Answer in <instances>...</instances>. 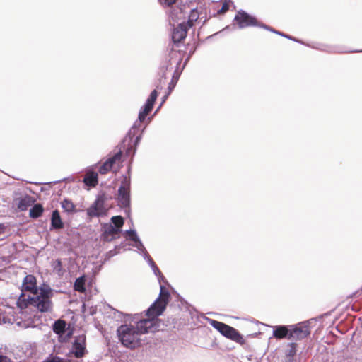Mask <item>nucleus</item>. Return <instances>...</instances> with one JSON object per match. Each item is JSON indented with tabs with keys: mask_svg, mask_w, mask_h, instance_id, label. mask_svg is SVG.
<instances>
[{
	"mask_svg": "<svg viewBox=\"0 0 362 362\" xmlns=\"http://www.w3.org/2000/svg\"><path fill=\"white\" fill-rule=\"evenodd\" d=\"M66 323L64 320H58L53 325V331L57 334H63L66 332Z\"/></svg>",
	"mask_w": 362,
	"mask_h": 362,
	"instance_id": "412c9836",
	"label": "nucleus"
},
{
	"mask_svg": "<svg viewBox=\"0 0 362 362\" xmlns=\"http://www.w3.org/2000/svg\"><path fill=\"white\" fill-rule=\"evenodd\" d=\"M197 18V17L194 14V13H192L190 17H189V22H192L193 21H196Z\"/></svg>",
	"mask_w": 362,
	"mask_h": 362,
	"instance_id": "ea45409f",
	"label": "nucleus"
},
{
	"mask_svg": "<svg viewBox=\"0 0 362 362\" xmlns=\"http://www.w3.org/2000/svg\"><path fill=\"white\" fill-rule=\"evenodd\" d=\"M170 94H168V93L165 96H163V100H162V103H163L165 101L166 98H168V96Z\"/></svg>",
	"mask_w": 362,
	"mask_h": 362,
	"instance_id": "79ce46f5",
	"label": "nucleus"
},
{
	"mask_svg": "<svg viewBox=\"0 0 362 362\" xmlns=\"http://www.w3.org/2000/svg\"><path fill=\"white\" fill-rule=\"evenodd\" d=\"M87 214L90 217H100L106 214V209L104 206V200L102 198H97L92 205L87 209Z\"/></svg>",
	"mask_w": 362,
	"mask_h": 362,
	"instance_id": "9d476101",
	"label": "nucleus"
},
{
	"mask_svg": "<svg viewBox=\"0 0 362 362\" xmlns=\"http://www.w3.org/2000/svg\"><path fill=\"white\" fill-rule=\"evenodd\" d=\"M162 80H163V79H160V83H159V84H158V85L156 86V88H157L158 89L162 88V86H160V84L162 83Z\"/></svg>",
	"mask_w": 362,
	"mask_h": 362,
	"instance_id": "37998d69",
	"label": "nucleus"
},
{
	"mask_svg": "<svg viewBox=\"0 0 362 362\" xmlns=\"http://www.w3.org/2000/svg\"><path fill=\"white\" fill-rule=\"evenodd\" d=\"M176 83H177V80L175 81H174V80L173 79L172 81L169 83L168 94H170L171 93V91L173 90V89L175 87Z\"/></svg>",
	"mask_w": 362,
	"mask_h": 362,
	"instance_id": "e433bc0d",
	"label": "nucleus"
},
{
	"mask_svg": "<svg viewBox=\"0 0 362 362\" xmlns=\"http://www.w3.org/2000/svg\"><path fill=\"white\" fill-rule=\"evenodd\" d=\"M221 334L225 337L240 344H244L245 342V339L243 338L242 335L238 332V330L226 324L223 329V332Z\"/></svg>",
	"mask_w": 362,
	"mask_h": 362,
	"instance_id": "ddd939ff",
	"label": "nucleus"
},
{
	"mask_svg": "<svg viewBox=\"0 0 362 362\" xmlns=\"http://www.w3.org/2000/svg\"><path fill=\"white\" fill-rule=\"evenodd\" d=\"M192 26L190 24L181 23L175 28H174L172 33V40L174 43H178L186 37L188 27Z\"/></svg>",
	"mask_w": 362,
	"mask_h": 362,
	"instance_id": "f8f14e48",
	"label": "nucleus"
},
{
	"mask_svg": "<svg viewBox=\"0 0 362 362\" xmlns=\"http://www.w3.org/2000/svg\"><path fill=\"white\" fill-rule=\"evenodd\" d=\"M135 152H136V148H134V150H133V154H134Z\"/></svg>",
	"mask_w": 362,
	"mask_h": 362,
	"instance_id": "49530a36",
	"label": "nucleus"
},
{
	"mask_svg": "<svg viewBox=\"0 0 362 362\" xmlns=\"http://www.w3.org/2000/svg\"><path fill=\"white\" fill-rule=\"evenodd\" d=\"M0 362H11V360L6 356H0ZM42 362H65V360L59 356L50 355Z\"/></svg>",
	"mask_w": 362,
	"mask_h": 362,
	"instance_id": "4be33fe9",
	"label": "nucleus"
},
{
	"mask_svg": "<svg viewBox=\"0 0 362 362\" xmlns=\"http://www.w3.org/2000/svg\"><path fill=\"white\" fill-rule=\"evenodd\" d=\"M119 230L113 227L112 223H104L102 226L101 240L105 242H111L119 237Z\"/></svg>",
	"mask_w": 362,
	"mask_h": 362,
	"instance_id": "9b49d317",
	"label": "nucleus"
},
{
	"mask_svg": "<svg viewBox=\"0 0 362 362\" xmlns=\"http://www.w3.org/2000/svg\"><path fill=\"white\" fill-rule=\"evenodd\" d=\"M290 346H291V349L287 351L286 356L293 357L296 355V344L291 343V344H290Z\"/></svg>",
	"mask_w": 362,
	"mask_h": 362,
	"instance_id": "473e14b6",
	"label": "nucleus"
},
{
	"mask_svg": "<svg viewBox=\"0 0 362 362\" xmlns=\"http://www.w3.org/2000/svg\"><path fill=\"white\" fill-rule=\"evenodd\" d=\"M83 182L89 187H95L98 184V174L93 171H89L86 173Z\"/></svg>",
	"mask_w": 362,
	"mask_h": 362,
	"instance_id": "aec40b11",
	"label": "nucleus"
},
{
	"mask_svg": "<svg viewBox=\"0 0 362 362\" xmlns=\"http://www.w3.org/2000/svg\"><path fill=\"white\" fill-rule=\"evenodd\" d=\"M51 226L54 229H61L64 227L59 212L57 210H54L52 212L51 218Z\"/></svg>",
	"mask_w": 362,
	"mask_h": 362,
	"instance_id": "6ab92c4d",
	"label": "nucleus"
},
{
	"mask_svg": "<svg viewBox=\"0 0 362 362\" xmlns=\"http://www.w3.org/2000/svg\"><path fill=\"white\" fill-rule=\"evenodd\" d=\"M157 97L158 91L156 89H155L151 91L149 97L146 100L145 105L141 108L138 115V120L134 123L131 129L129 131L124 140V143L126 142L127 139L129 140V142H132V138L137 134V132L139 129L141 122L145 120L146 116L152 110Z\"/></svg>",
	"mask_w": 362,
	"mask_h": 362,
	"instance_id": "20e7f679",
	"label": "nucleus"
},
{
	"mask_svg": "<svg viewBox=\"0 0 362 362\" xmlns=\"http://www.w3.org/2000/svg\"><path fill=\"white\" fill-rule=\"evenodd\" d=\"M124 218L121 216H115L111 218V223L113 225V227L117 230H119V232L122 231V228L124 225Z\"/></svg>",
	"mask_w": 362,
	"mask_h": 362,
	"instance_id": "a878e982",
	"label": "nucleus"
},
{
	"mask_svg": "<svg viewBox=\"0 0 362 362\" xmlns=\"http://www.w3.org/2000/svg\"><path fill=\"white\" fill-rule=\"evenodd\" d=\"M170 300V293L160 285L159 296L154 303L146 310L147 319H141L136 322V327L141 335L148 332H154L158 328L156 318L162 315Z\"/></svg>",
	"mask_w": 362,
	"mask_h": 362,
	"instance_id": "f257e3e1",
	"label": "nucleus"
},
{
	"mask_svg": "<svg viewBox=\"0 0 362 362\" xmlns=\"http://www.w3.org/2000/svg\"><path fill=\"white\" fill-rule=\"evenodd\" d=\"M267 30H270L271 32H273V33H276V34H278V35H281V36H283V37H286V38H288V39H289V40H293V41H296V42H300V41H299L298 40H296V38L293 37L292 36H290V35H286V34H284V33H281V32H279V31L275 30H274L273 28H270V27H269V29H267Z\"/></svg>",
	"mask_w": 362,
	"mask_h": 362,
	"instance_id": "7c9ffc66",
	"label": "nucleus"
},
{
	"mask_svg": "<svg viewBox=\"0 0 362 362\" xmlns=\"http://www.w3.org/2000/svg\"><path fill=\"white\" fill-rule=\"evenodd\" d=\"M5 228V226L4 224L2 223H0V233H1L3 232V230H4Z\"/></svg>",
	"mask_w": 362,
	"mask_h": 362,
	"instance_id": "a19ab883",
	"label": "nucleus"
},
{
	"mask_svg": "<svg viewBox=\"0 0 362 362\" xmlns=\"http://www.w3.org/2000/svg\"><path fill=\"white\" fill-rule=\"evenodd\" d=\"M141 139V134H139V135L136 136V138L134 141V145L135 146H136L139 144Z\"/></svg>",
	"mask_w": 362,
	"mask_h": 362,
	"instance_id": "4c0bfd02",
	"label": "nucleus"
},
{
	"mask_svg": "<svg viewBox=\"0 0 362 362\" xmlns=\"http://www.w3.org/2000/svg\"><path fill=\"white\" fill-rule=\"evenodd\" d=\"M158 1L163 6H170L175 4L176 0H158Z\"/></svg>",
	"mask_w": 362,
	"mask_h": 362,
	"instance_id": "72a5a7b5",
	"label": "nucleus"
},
{
	"mask_svg": "<svg viewBox=\"0 0 362 362\" xmlns=\"http://www.w3.org/2000/svg\"><path fill=\"white\" fill-rule=\"evenodd\" d=\"M22 288L23 291H29L33 295L36 294L39 291L36 284V279L33 275H27L24 278L22 284Z\"/></svg>",
	"mask_w": 362,
	"mask_h": 362,
	"instance_id": "2eb2a0df",
	"label": "nucleus"
},
{
	"mask_svg": "<svg viewBox=\"0 0 362 362\" xmlns=\"http://www.w3.org/2000/svg\"><path fill=\"white\" fill-rule=\"evenodd\" d=\"M6 323L11 324V320L4 316L2 317H0V325Z\"/></svg>",
	"mask_w": 362,
	"mask_h": 362,
	"instance_id": "c9c22d12",
	"label": "nucleus"
},
{
	"mask_svg": "<svg viewBox=\"0 0 362 362\" xmlns=\"http://www.w3.org/2000/svg\"><path fill=\"white\" fill-rule=\"evenodd\" d=\"M53 291L48 286L40 287L39 291L33 296H29L28 300L31 305L41 313L51 312L53 303L51 300Z\"/></svg>",
	"mask_w": 362,
	"mask_h": 362,
	"instance_id": "7ed1b4c3",
	"label": "nucleus"
},
{
	"mask_svg": "<svg viewBox=\"0 0 362 362\" xmlns=\"http://www.w3.org/2000/svg\"><path fill=\"white\" fill-rule=\"evenodd\" d=\"M62 207L64 209V210L66 212H73L75 209L74 204L68 199H64L62 202Z\"/></svg>",
	"mask_w": 362,
	"mask_h": 362,
	"instance_id": "cd10ccee",
	"label": "nucleus"
},
{
	"mask_svg": "<svg viewBox=\"0 0 362 362\" xmlns=\"http://www.w3.org/2000/svg\"><path fill=\"white\" fill-rule=\"evenodd\" d=\"M208 322L209 325L218 331L221 334L223 332V329L225 327L226 324L219 321H216L213 319H209Z\"/></svg>",
	"mask_w": 362,
	"mask_h": 362,
	"instance_id": "bb28decb",
	"label": "nucleus"
},
{
	"mask_svg": "<svg viewBox=\"0 0 362 362\" xmlns=\"http://www.w3.org/2000/svg\"><path fill=\"white\" fill-rule=\"evenodd\" d=\"M13 202L20 211H23L35 202V199L25 193L15 192Z\"/></svg>",
	"mask_w": 362,
	"mask_h": 362,
	"instance_id": "1a4fd4ad",
	"label": "nucleus"
},
{
	"mask_svg": "<svg viewBox=\"0 0 362 362\" xmlns=\"http://www.w3.org/2000/svg\"><path fill=\"white\" fill-rule=\"evenodd\" d=\"M44 209L40 204H35L30 209L29 215L32 218H37L41 216Z\"/></svg>",
	"mask_w": 362,
	"mask_h": 362,
	"instance_id": "5701e85b",
	"label": "nucleus"
},
{
	"mask_svg": "<svg viewBox=\"0 0 362 362\" xmlns=\"http://www.w3.org/2000/svg\"><path fill=\"white\" fill-rule=\"evenodd\" d=\"M117 254V251H116V249H114V250H110L107 253V255L108 257H113L114 255H115Z\"/></svg>",
	"mask_w": 362,
	"mask_h": 362,
	"instance_id": "58836bf2",
	"label": "nucleus"
},
{
	"mask_svg": "<svg viewBox=\"0 0 362 362\" xmlns=\"http://www.w3.org/2000/svg\"><path fill=\"white\" fill-rule=\"evenodd\" d=\"M165 72H164V73H163V76H162V77H163L164 79H165Z\"/></svg>",
	"mask_w": 362,
	"mask_h": 362,
	"instance_id": "a18cd8bd",
	"label": "nucleus"
},
{
	"mask_svg": "<svg viewBox=\"0 0 362 362\" xmlns=\"http://www.w3.org/2000/svg\"><path fill=\"white\" fill-rule=\"evenodd\" d=\"M54 270L59 274H62V265L60 259H57L53 264Z\"/></svg>",
	"mask_w": 362,
	"mask_h": 362,
	"instance_id": "c756f323",
	"label": "nucleus"
},
{
	"mask_svg": "<svg viewBox=\"0 0 362 362\" xmlns=\"http://www.w3.org/2000/svg\"><path fill=\"white\" fill-rule=\"evenodd\" d=\"M132 243L129 244L131 246L135 247L137 249V252L141 254L144 259L148 257V254L143 245L141 240H140L139 237H136L134 240H132Z\"/></svg>",
	"mask_w": 362,
	"mask_h": 362,
	"instance_id": "f3484780",
	"label": "nucleus"
},
{
	"mask_svg": "<svg viewBox=\"0 0 362 362\" xmlns=\"http://www.w3.org/2000/svg\"><path fill=\"white\" fill-rule=\"evenodd\" d=\"M132 151V146H130V147H129L127 149V152L126 153L127 155H129L130 153V151Z\"/></svg>",
	"mask_w": 362,
	"mask_h": 362,
	"instance_id": "c03bdc74",
	"label": "nucleus"
},
{
	"mask_svg": "<svg viewBox=\"0 0 362 362\" xmlns=\"http://www.w3.org/2000/svg\"><path fill=\"white\" fill-rule=\"evenodd\" d=\"M229 9V5L227 2L223 3L221 8L218 11V13H224Z\"/></svg>",
	"mask_w": 362,
	"mask_h": 362,
	"instance_id": "f704fd0d",
	"label": "nucleus"
},
{
	"mask_svg": "<svg viewBox=\"0 0 362 362\" xmlns=\"http://www.w3.org/2000/svg\"><path fill=\"white\" fill-rule=\"evenodd\" d=\"M290 334V325H276L273 327L272 336L277 339H288Z\"/></svg>",
	"mask_w": 362,
	"mask_h": 362,
	"instance_id": "dca6fc26",
	"label": "nucleus"
},
{
	"mask_svg": "<svg viewBox=\"0 0 362 362\" xmlns=\"http://www.w3.org/2000/svg\"><path fill=\"white\" fill-rule=\"evenodd\" d=\"M70 352L77 358L83 357L87 352L86 349V336L84 334L74 338Z\"/></svg>",
	"mask_w": 362,
	"mask_h": 362,
	"instance_id": "6e6552de",
	"label": "nucleus"
},
{
	"mask_svg": "<svg viewBox=\"0 0 362 362\" xmlns=\"http://www.w3.org/2000/svg\"><path fill=\"white\" fill-rule=\"evenodd\" d=\"M145 259L147 261L148 265L152 269L154 274L158 277L159 281H160V279H163V276L152 258L150 256H148V257H146Z\"/></svg>",
	"mask_w": 362,
	"mask_h": 362,
	"instance_id": "393cba45",
	"label": "nucleus"
},
{
	"mask_svg": "<svg viewBox=\"0 0 362 362\" xmlns=\"http://www.w3.org/2000/svg\"><path fill=\"white\" fill-rule=\"evenodd\" d=\"M124 234L128 235L127 240H132L136 237H138V235L135 230L129 229L124 231Z\"/></svg>",
	"mask_w": 362,
	"mask_h": 362,
	"instance_id": "2f4dec72",
	"label": "nucleus"
},
{
	"mask_svg": "<svg viewBox=\"0 0 362 362\" xmlns=\"http://www.w3.org/2000/svg\"><path fill=\"white\" fill-rule=\"evenodd\" d=\"M234 20L237 21L238 26L240 29L250 26H257L264 29H269L268 25L258 22L255 17L250 16L243 10H240L237 13Z\"/></svg>",
	"mask_w": 362,
	"mask_h": 362,
	"instance_id": "0eeeda50",
	"label": "nucleus"
},
{
	"mask_svg": "<svg viewBox=\"0 0 362 362\" xmlns=\"http://www.w3.org/2000/svg\"><path fill=\"white\" fill-rule=\"evenodd\" d=\"M86 279L85 276H80L77 278L74 284V288L75 291L83 293L86 291Z\"/></svg>",
	"mask_w": 362,
	"mask_h": 362,
	"instance_id": "b1692460",
	"label": "nucleus"
},
{
	"mask_svg": "<svg viewBox=\"0 0 362 362\" xmlns=\"http://www.w3.org/2000/svg\"><path fill=\"white\" fill-rule=\"evenodd\" d=\"M112 316L117 320H119V319L122 320V317H124V322H127L130 319V315H124L123 314V313H122V312H120V311H119L117 310H115V309H112Z\"/></svg>",
	"mask_w": 362,
	"mask_h": 362,
	"instance_id": "c85d7f7f",
	"label": "nucleus"
},
{
	"mask_svg": "<svg viewBox=\"0 0 362 362\" xmlns=\"http://www.w3.org/2000/svg\"><path fill=\"white\" fill-rule=\"evenodd\" d=\"M131 177L130 175H123L121 184L117 193L118 206L123 209L125 214L129 216L131 212Z\"/></svg>",
	"mask_w": 362,
	"mask_h": 362,
	"instance_id": "39448f33",
	"label": "nucleus"
},
{
	"mask_svg": "<svg viewBox=\"0 0 362 362\" xmlns=\"http://www.w3.org/2000/svg\"><path fill=\"white\" fill-rule=\"evenodd\" d=\"M313 319H310L296 325H290L289 340H302L310 334L311 324Z\"/></svg>",
	"mask_w": 362,
	"mask_h": 362,
	"instance_id": "423d86ee",
	"label": "nucleus"
},
{
	"mask_svg": "<svg viewBox=\"0 0 362 362\" xmlns=\"http://www.w3.org/2000/svg\"><path fill=\"white\" fill-rule=\"evenodd\" d=\"M122 157V151L119 150L118 152L115 153L112 156L109 158L99 168V173L102 175L106 174L109 172L113 165L118 160L121 159Z\"/></svg>",
	"mask_w": 362,
	"mask_h": 362,
	"instance_id": "4468645a",
	"label": "nucleus"
},
{
	"mask_svg": "<svg viewBox=\"0 0 362 362\" xmlns=\"http://www.w3.org/2000/svg\"><path fill=\"white\" fill-rule=\"evenodd\" d=\"M132 243L129 244L131 246L135 247L137 249V252L141 254L144 259L148 257V254L143 245L141 240H140L139 237H136L134 240H132Z\"/></svg>",
	"mask_w": 362,
	"mask_h": 362,
	"instance_id": "a211bd4d",
	"label": "nucleus"
},
{
	"mask_svg": "<svg viewBox=\"0 0 362 362\" xmlns=\"http://www.w3.org/2000/svg\"><path fill=\"white\" fill-rule=\"evenodd\" d=\"M118 339L121 344L127 348L134 349L140 346V336L136 327L132 325L124 324L117 329Z\"/></svg>",
	"mask_w": 362,
	"mask_h": 362,
	"instance_id": "f03ea898",
	"label": "nucleus"
}]
</instances>
